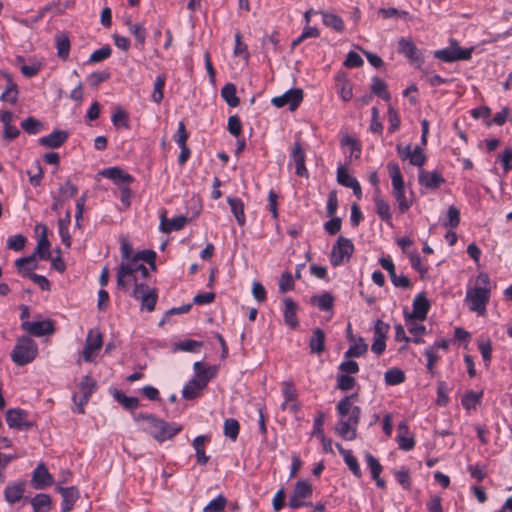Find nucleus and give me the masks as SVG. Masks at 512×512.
Returning a JSON list of instances; mask_svg holds the SVG:
<instances>
[{"label": "nucleus", "instance_id": "1", "mask_svg": "<svg viewBox=\"0 0 512 512\" xmlns=\"http://www.w3.org/2000/svg\"><path fill=\"white\" fill-rule=\"evenodd\" d=\"M357 397V393L345 396L336 406L337 413L341 417L336 426V432L344 440L352 441L357 437L356 427L361 415L360 407L353 405Z\"/></svg>", "mask_w": 512, "mask_h": 512}, {"label": "nucleus", "instance_id": "2", "mask_svg": "<svg viewBox=\"0 0 512 512\" xmlns=\"http://www.w3.org/2000/svg\"><path fill=\"white\" fill-rule=\"evenodd\" d=\"M491 285L488 274L479 273L475 285L466 291L465 302L468 308L483 316L486 313V306L490 299Z\"/></svg>", "mask_w": 512, "mask_h": 512}, {"label": "nucleus", "instance_id": "3", "mask_svg": "<svg viewBox=\"0 0 512 512\" xmlns=\"http://www.w3.org/2000/svg\"><path fill=\"white\" fill-rule=\"evenodd\" d=\"M145 418L147 421L145 430L160 443L172 439L182 430V426L175 422H167L155 416Z\"/></svg>", "mask_w": 512, "mask_h": 512}, {"label": "nucleus", "instance_id": "4", "mask_svg": "<svg viewBox=\"0 0 512 512\" xmlns=\"http://www.w3.org/2000/svg\"><path fill=\"white\" fill-rule=\"evenodd\" d=\"M38 355V346L36 342L28 337L21 336L11 352L12 361L18 366H24L31 363Z\"/></svg>", "mask_w": 512, "mask_h": 512}, {"label": "nucleus", "instance_id": "5", "mask_svg": "<svg viewBox=\"0 0 512 512\" xmlns=\"http://www.w3.org/2000/svg\"><path fill=\"white\" fill-rule=\"evenodd\" d=\"M141 264L135 254L133 257L121 260L117 270V287L121 290H126L130 282H136L137 278L135 273L138 272V266Z\"/></svg>", "mask_w": 512, "mask_h": 512}, {"label": "nucleus", "instance_id": "6", "mask_svg": "<svg viewBox=\"0 0 512 512\" xmlns=\"http://www.w3.org/2000/svg\"><path fill=\"white\" fill-rule=\"evenodd\" d=\"M353 252L354 244L352 241L344 236H339L330 254L331 265L337 267L344 263V261H349Z\"/></svg>", "mask_w": 512, "mask_h": 512}, {"label": "nucleus", "instance_id": "7", "mask_svg": "<svg viewBox=\"0 0 512 512\" xmlns=\"http://www.w3.org/2000/svg\"><path fill=\"white\" fill-rule=\"evenodd\" d=\"M5 419L9 428L20 431H28L35 426V421L30 418L29 412L21 408L8 409Z\"/></svg>", "mask_w": 512, "mask_h": 512}, {"label": "nucleus", "instance_id": "8", "mask_svg": "<svg viewBox=\"0 0 512 512\" xmlns=\"http://www.w3.org/2000/svg\"><path fill=\"white\" fill-rule=\"evenodd\" d=\"M473 48H461L456 41H452L449 47L434 52V57L451 63L460 60H469L472 57Z\"/></svg>", "mask_w": 512, "mask_h": 512}, {"label": "nucleus", "instance_id": "9", "mask_svg": "<svg viewBox=\"0 0 512 512\" xmlns=\"http://www.w3.org/2000/svg\"><path fill=\"white\" fill-rule=\"evenodd\" d=\"M313 493L312 484L307 480H298L295 483L292 495L289 498L288 505L292 509L308 506L305 499L310 498Z\"/></svg>", "mask_w": 512, "mask_h": 512}, {"label": "nucleus", "instance_id": "10", "mask_svg": "<svg viewBox=\"0 0 512 512\" xmlns=\"http://www.w3.org/2000/svg\"><path fill=\"white\" fill-rule=\"evenodd\" d=\"M131 296L141 301V308L151 312L155 309L157 294L145 283H135Z\"/></svg>", "mask_w": 512, "mask_h": 512}, {"label": "nucleus", "instance_id": "11", "mask_svg": "<svg viewBox=\"0 0 512 512\" xmlns=\"http://www.w3.org/2000/svg\"><path fill=\"white\" fill-rule=\"evenodd\" d=\"M102 334L98 329H90L87 333L85 346L82 351V359L85 362H92L97 356V352L102 347Z\"/></svg>", "mask_w": 512, "mask_h": 512}, {"label": "nucleus", "instance_id": "12", "mask_svg": "<svg viewBox=\"0 0 512 512\" xmlns=\"http://www.w3.org/2000/svg\"><path fill=\"white\" fill-rule=\"evenodd\" d=\"M303 100V91L301 89H289L281 96L272 98L271 103L277 108L289 106L291 111H294Z\"/></svg>", "mask_w": 512, "mask_h": 512}, {"label": "nucleus", "instance_id": "13", "mask_svg": "<svg viewBox=\"0 0 512 512\" xmlns=\"http://www.w3.org/2000/svg\"><path fill=\"white\" fill-rule=\"evenodd\" d=\"M22 330L35 337L51 335L54 333V324L50 320L42 321H23L21 323Z\"/></svg>", "mask_w": 512, "mask_h": 512}, {"label": "nucleus", "instance_id": "14", "mask_svg": "<svg viewBox=\"0 0 512 512\" xmlns=\"http://www.w3.org/2000/svg\"><path fill=\"white\" fill-rule=\"evenodd\" d=\"M54 480L44 463H39L33 470L31 483L35 489H44L53 484Z\"/></svg>", "mask_w": 512, "mask_h": 512}, {"label": "nucleus", "instance_id": "15", "mask_svg": "<svg viewBox=\"0 0 512 512\" xmlns=\"http://www.w3.org/2000/svg\"><path fill=\"white\" fill-rule=\"evenodd\" d=\"M412 307V312H404V317L417 318L420 322L424 321L429 312L430 303L423 293L415 296Z\"/></svg>", "mask_w": 512, "mask_h": 512}, {"label": "nucleus", "instance_id": "16", "mask_svg": "<svg viewBox=\"0 0 512 512\" xmlns=\"http://www.w3.org/2000/svg\"><path fill=\"white\" fill-rule=\"evenodd\" d=\"M419 184L427 189H438L445 183L444 177L438 171H427L421 169L418 173Z\"/></svg>", "mask_w": 512, "mask_h": 512}, {"label": "nucleus", "instance_id": "17", "mask_svg": "<svg viewBox=\"0 0 512 512\" xmlns=\"http://www.w3.org/2000/svg\"><path fill=\"white\" fill-rule=\"evenodd\" d=\"M194 375L198 381L207 387L210 380L216 377L219 367L217 365H206L197 361L193 365Z\"/></svg>", "mask_w": 512, "mask_h": 512}, {"label": "nucleus", "instance_id": "18", "mask_svg": "<svg viewBox=\"0 0 512 512\" xmlns=\"http://www.w3.org/2000/svg\"><path fill=\"white\" fill-rule=\"evenodd\" d=\"M375 210L378 217L387 225L392 226V213L389 203L381 196V190L375 189L373 195Z\"/></svg>", "mask_w": 512, "mask_h": 512}, {"label": "nucleus", "instance_id": "19", "mask_svg": "<svg viewBox=\"0 0 512 512\" xmlns=\"http://www.w3.org/2000/svg\"><path fill=\"white\" fill-rule=\"evenodd\" d=\"M397 51L399 54L404 55L411 62L421 61V53L410 38H400L398 41Z\"/></svg>", "mask_w": 512, "mask_h": 512}, {"label": "nucleus", "instance_id": "20", "mask_svg": "<svg viewBox=\"0 0 512 512\" xmlns=\"http://www.w3.org/2000/svg\"><path fill=\"white\" fill-rule=\"evenodd\" d=\"M56 490L62 497L61 512H70L79 498V490L75 486L56 487Z\"/></svg>", "mask_w": 512, "mask_h": 512}, {"label": "nucleus", "instance_id": "21", "mask_svg": "<svg viewBox=\"0 0 512 512\" xmlns=\"http://www.w3.org/2000/svg\"><path fill=\"white\" fill-rule=\"evenodd\" d=\"M101 175L113 181L116 185L126 184L129 185L133 182L134 178L119 167H109L101 172Z\"/></svg>", "mask_w": 512, "mask_h": 512}, {"label": "nucleus", "instance_id": "22", "mask_svg": "<svg viewBox=\"0 0 512 512\" xmlns=\"http://www.w3.org/2000/svg\"><path fill=\"white\" fill-rule=\"evenodd\" d=\"M291 156L295 163V174L300 177H308L309 173L305 166L306 155L299 142L294 143Z\"/></svg>", "mask_w": 512, "mask_h": 512}, {"label": "nucleus", "instance_id": "23", "mask_svg": "<svg viewBox=\"0 0 512 512\" xmlns=\"http://www.w3.org/2000/svg\"><path fill=\"white\" fill-rule=\"evenodd\" d=\"M69 137L68 132L54 130L49 135L39 139V144L47 148H59Z\"/></svg>", "mask_w": 512, "mask_h": 512}, {"label": "nucleus", "instance_id": "24", "mask_svg": "<svg viewBox=\"0 0 512 512\" xmlns=\"http://www.w3.org/2000/svg\"><path fill=\"white\" fill-rule=\"evenodd\" d=\"M25 488V481H18L8 484L4 490L5 500L10 504H15L23 497Z\"/></svg>", "mask_w": 512, "mask_h": 512}, {"label": "nucleus", "instance_id": "25", "mask_svg": "<svg viewBox=\"0 0 512 512\" xmlns=\"http://www.w3.org/2000/svg\"><path fill=\"white\" fill-rule=\"evenodd\" d=\"M284 303V311H283V318L285 324L291 328L295 329L299 325V321L296 315V311L298 309L297 303L293 301L291 298H285L283 300Z\"/></svg>", "mask_w": 512, "mask_h": 512}, {"label": "nucleus", "instance_id": "26", "mask_svg": "<svg viewBox=\"0 0 512 512\" xmlns=\"http://www.w3.org/2000/svg\"><path fill=\"white\" fill-rule=\"evenodd\" d=\"M210 436L208 435H199L196 438H194L192 442V446L196 453V459L197 463L199 465H206L209 461V456L205 453V443L210 441Z\"/></svg>", "mask_w": 512, "mask_h": 512}, {"label": "nucleus", "instance_id": "27", "mask_svg": "<svg viewBox=\"0 0 512 512\" xmlns=\"http://www.w3.org/2000/svg\"><path fill=\"white\" fill-rule=\"evenodd\" d=\"M336 448L342 455L345 464L348 466L353 475L357 478H360L362 476V471L356 457L350 450L344 449L339 443L336 444Z\"/></svg>", "mask_w": 512, "mask_h": 512}, {"label": "nucleus", "instance_id": "28", "mask_svg": "<svg viewBox=\"0 0 512 512\" xmlns=\"http://www.w3.org/2000/svg\"><path fill=\"white\" fill-rule=\"evenodd\" d=\"M312 305L316 306L320 311H332L335 298L330 292H323L319 295H313L310 298Z\"/></svg>", "mask_w": 512, "mask_h": 512}, {"label": "nucleus", "instance_id": "29", "mask_svg": "<svg viewBox=\"0 0 512 512\" xmlns=\"http://www.w3.org/2000/svg\"><path fill=\"white\" fill-rule=\"evenodd\" d=\"M227 203L230 206L231 212L234 215L239 226L246 224V216L244 212V203L238 197H228Z\"/></svg>", "mask_w": 512, "mask_h": 512}, {"label": "nucleus", "instance_id": "30", "mask_svg": "<svg viewBox=\"0 0 512 512\" xmlns=\"http://www.w3.org/2000/svg\"><path fill=\"white\" fill-rule=\"evenodd\" d=\"M206 386H204L200 381H198L195 377H192L182 389V397L186 400H192L200 396L202 390H204Z\"/></svg>", "mask_w": 512, "mask_h": 512}, {"label": "nucleus", "instance_id": "31", "mask_svg": "<svg viewBox=\"0 0 512 512\" xmlns=\"http://www.w3.org/2000/svg\"><path fill=\"white\" fill-rule=\"evenodd\" d=\"M325 333L321 328H315L309 340L310 352L321 354L325 350Z\"/></svg>", "mask_w": 512, "mask_h": 512}, {"label": "nucleus", "instance_id": "32", "mask_svg": "<svg viewBox=\"0 0 512 512\" xmlns=\"http://www.w3.org/2000/svg\"><path fill=\"white\" fill-rule=\"evenodd\" d=\"M36 253H32L29 256L18 258L15 261V266L18 272L25 277L27 273H33L32 270L37 268Z\"/></svg>", "mask_w": 512, "mask_h": 512}, {"label": "nucleus", "instance_id": "33", "mask_svg": "<svg viewBox=\"0 0 512 512\" xmlns=\"http://www.w3.org/2000/svg\"><path fill=\"white\" fill-rule=\"evenodd\" d=\"M43 232L38 240L37 246L34 253L39 257L40 260H48L51 257L50 253V242L47 237V228L42 225Z\"/></svg>", "mask_w": 512, "mask_h": 512}, {"label": "nucleus", "instance_id": "34", "mask_svg": "<svg viewBox=\"0 0 512 512\" xmlns=\"http://www.w3.org/2000/svg\"><path fill=\"white\" fill-rule=\"evenodd\" d=\"M33 512H49L52 507V499L48 494H36L30 501Z\"/></svg>", "mask_w": 512, "mask_h": 512}, {"label": "nucleus", "instance_id": "35", "mask_svg": "<svg viewBox=\"0 0 512 512\" xmlns=\"http://www.w3.org/2000/svg\"><path fill=\"white\" fill-rule=\"evenodd\" d=\"M187 222V217L183 215H179L176 217H173L168 222L163 217L160 222V230L164 233H170L172 231H178L184 227V225Z\"/></svg>", "mask_w": 512, "mask_h": 512}, {"label": "nucleus", "instance_id": "36", "mask_svg": "<svg viewBox=\"0 0 512 512\" xmlns=\"http://www.w3.org/2000/svg\"><path fill=\"white\" fill-rule=\"evenodd\" d=\"M236 92V86L233 83H227L221 89V97L230 107H237L240 103V99Z\"/></svg>", "mask_w": 512, "mask_h": 512}, {"label": "nucleus", "instance_id": "37", "mask_svg": "<svg viewBox=\"0 0 512 512\" xmlns=\"http://www.w3.org/2000/svg\"><path fill=\"white\" fill-rule=\"evenodd\" d=\"M58 232L59 236L61 238L62 243L67 247L70 248L72 239L69 233V225H70V214L67 213L65 217L60 218L58 220Z\"/></svg>", "mask_w": 512, "mask_h": 512}, {"label": "nucleus", "instance_id": "38", "mask_svg": "<svg viewBox=\"0 0 512 512\" xmlns=\"http://www.w3.org/2000/svg\"><path fill=\"white\" fill-rule=\"evenodd\" d=\"M345 352V358H354L364 355L368 350V345L365 343L362 337H358Z\"/></svg>", "mask_w": 512, "mask_h": 512}, {"label": "nucleus", "instance_id": "39", "mask_svg": "<svg viewBox=\"0 0 512 512\" xmlns=\"http://www.w3.org/2000/svg\"><path fill=\"white\" fill-rule=\"evenodd\" d=\"M483 396V392H475L473 390L467 391L461 399V404L463 408L467 411L472 409H476L477 405L480 403L481 398Z\"/></svg>", "mask_w": 512, "mask_h": 512}, {"label": "nucleus", "instance_id": "40", "mask_svg": "<svg viewBox=\"0 0 512 512\" xmlns=\"http://www.w3.org/2000/svg\"><path fill=\"white\" fill-rule=\"evenodd\" d=\"M322 21L324 25L337 32H342L344 30V22L342 18L334 13L330 12H321Z\"/></svg>", "mask_w": 512, "mask_h": 512}, {"label": "nucleus", "instance_id": "41", "mask_svg": "<svg viewBox=\"0 0 512 512\" xmlns=\"http://www.w3.org/2000/svg\"><path fill=\"white\" fill-rule=\"evenodd\" d=\"M16 62L22 64L20 67L21 73L27 78L37 75L42 68V63L39 61H34L30 65L25 64V58L23 56H17Z\"/></svg>", "mask_w": 512, "mask_h": 512}, {"label": "nucleus", "instance_id": "42", "mask_svg": "<svg viewBox=\"0 0 512 512\" xmlns=\"http://www.w3.org/2000/svg\"><path fill=\"white\" fill-rule=\"evenodd\" d=\"M8 85L5 91L1 94L0 100L4 102H9L11 104H15L18 100V89L16 83L12 81V78L9 74H6Z\"/></svg>", "mask_w": 512, "mask_h": 512}, {"label": "nucleus", "instance_id": "43", "mask_svg": "<svg viewBox=\"0 0 512 512\" xmlns=\"http://www.w3.org/2000/svg\"><path fill=\"white\" fill-rule=\"evenodd\" d=\"M166 83V76L165 74H159L156 76L154 81V88L151 94V99L154 103L160 104L164 97V87Z\"/></svg>", "mask_w": 512, "mask_h": 512}, {"label": "nucleus", "instance_id": "44", "mask_svg": "<svg viewBox=\"0 0 512 512\" xmlns=\"http://www.w3.org/2000/svg\"><path fill=\"white\" fill-rule=\"evenodd\" d=\"M113 397L117 400L125 409L135 410L139 407V399L132 396H126L119 390L113 392Z\"/></svg>", "mask_w": 512, "mask_h": 512}, {"label": "nucleus", "instance_id": "45", "mask_svg": "<svg viewBox=\"0 0 512 512\" xmlns=\"http://www.w3.org/2000/svg\"><path fill=\"white\" fill-rule=\"evenodd\" d=\"M240 425L234 418H228L224 421L223 433L231 441H236L239 435Z\"/></svg>", "mask_w": 512, "mask_h": 512}, {"label": "nucleus", "instance_id": "46", "mask_svg": "<svg viewBox=\"0 0 512 512\" xmlns=\"http://www.w3.org/2000/svg\"><path fill=\"white\" fill-rule=\"evenodd\" d=\"M384 379L387 385H399L405 381V373L399 368H391L385 372Z\"/></svg>", "mask_w": 512, "mask_h": 512}, {"label": "nucleus", "instance_id": "47", "mask_svg": "<svg viewBox=\"0 0 512 512\" xmlns=\"http://www.w3.org/2000/svg\"><path fill=\"white\" fill-rule=\"evenodd\" d=\"M397 202L398 210L401 214L406 213L412 206V200L406 197L405 188L392 191Z\"/></svg>", "mask_w": 512, "mask_h": 512}, {"label": "nucleus", "instance_id": "48", "mask_svg": "<svg viewBox=\"0 0 512 512\" xmlns=\"http://www.w3.org/2000/svg\"><path fill=\"white\" fill-rule=\"evenodd\" d=\"M371 91L386 101L391 98L390 93L387 90L386 83L379 77H374L372 79Z\"/></svg>", "mask_w": 512, "mask_h": 512}, {"label": "nucleus", "instance_id": "49", "mask_svg": "<svg viewBox=\"0 0 512 512\" xmlns=\"http://www.w3.org/2000/svg\"><path fill=\"white\" fill-rule=\"evenodd\" d=\"M57 55L59 58L66 60L70 52V40L65 34H60L56 38Z\"/></svg>", "mask_w": 512, "mask_h": 512}, {"label": "nucleus", "instance_id": "50", "mask_svg": "<svg viewBox=\"0 0 512 512\" xmlns=\"http://www.w3.org/2000/svg\"><path fill=\"white\" fill-rule=\"evenodd\" d=\"M203 343L193 339H186L175 343L174 351H185V352H199Z\"/></svg>", "mask_w": 512, "mask_h": 512}, {"label": "nucleus", "instance_id": "51", "mask_svg": "<svg viewBox=\"0 0 512 512\" xmlns=\"http://www.w3.org/2000/svg\"><path fill=\"white\" fill-rule=\"evenodd\" d=\"M227 505V499L223 494H219L212 499L204 508L203 512H223Z\"/></svg>", "mask_w": 512, "mask_h": 512}, {"label": "nucleus", "instance_id": "52", "mask_svg": "<svg viewBox=\"0 0 512 512\" xmlns=\"http://www.w3.org/2000/svg\"><path fill=\"white\" fill-rule=\"evenodd\" d=\"M460 223V212L459 210L451 205L447 210L446 219L443 222L445 227H449L450 229L456 228Z\"/></svg>", "mask_w": 512, "mask_h": 512}, {"label": "nucleus", "instance_id": "53", "mask_svg": "<svg viewBox=\"0 0 512 512\" xmlns=\"http://www.w3.org/2000/svg\"><path fill=\"white\" fill-rule=\"evenodd\" d=\"M365 461H366V464H367V467L369 468L370 470V473H371V477L372 478H376L378 477V475L381 474L382 470H383V467L382 465L380 464V462L378 461V459L376 457H374L371 453L367 452L365 453Z\"/></svg>", "mask_w": 512, "mask_h": 512}, {"label": "nucleus", "instance_id": "54", "mask_svg": "<svg viewBox=\"0 0 512 512\" xmlns=\"http://www.w3.org/2000/svg\"><path fill=\"white\" fill-rule=\"evenodd\" d=\"M355 181L358 180L355 177L351 176L345 167L339 166L337 168V182L340 185L349 188L350 186L355 184Z\"/></svg>", "mask_w": 512, "mask_h": 512}, {"label": "nucleus", "instance_id": "55", "mask_svg": "<svg viewBox=\"0 0 512 512\" xmlns=\"http://www.w3.org/2000/svg\"><path fill=\"white\" fill-rule=\"evenodd\" d=\"M356 380L351 375L339 374L336 379V387L342 391H348L354 388Z\"/></svg>", "mask_w": 512, "mask_h": 512}, {"label": "nucleus", "instance_id": "56", "mask_svg": "<svg viewBox=\"0 0 512 512\" xmlns=\"http://www.w3.org/2000/svg\"><path fill=\"white\" fill-rule=\"evenodd\" d=\"M112 49L109 45L102 46L101 48L95 50L89 57V63H98L101 62L111 56Z\"/></svg>", "mask_w": 512, "mask_h": 512}, {"label": "nucleus", "instance_id": "57", "mask_svg": "<svg viewBox=\"0 0 512 512\" xmlns=\"http://www.w3.org/2000/svg\"><path fill=\"white\" fill-rule=\"evenodd\" d=\"M21 127L28 134H37L42 129L43 124L33 117H28L22 121Z\"/></svg>", "mask_w": 512, "mask_h": 512}, {"label": "nucleus", "instance_id": "58", "mask_svg": "<svg viewBox=\"0 0 512 512\" xmlns=\"http://www.w3.org/2000/svg\"><path fill=\"white\" fill-rule=\"evenodd\" d=\"M128 114L126 111H124L121 108H117L116 111L113 113L111 120L114 126L116 127H124L126 129H129V123H128Z\"/></svg>", "mask_w": 512, "mask_h": 512}, {"label": "nucleus", "instance_id": "59", "mask_svg": "<svg viewBox=\"0 0 512 512\" xmlns=\"http://www.w3.org/2000/svg\"><path fill=\"white\" fill-rule=\"evenodd\" d=\"M79 389L81 394L91 396L96 390V382L90 375H85L79 384Z\"/></svg>", "mask_w": 512, "mask_h": 512}, {"label": "nucleus", "instance_id": "60", "mask_svg": "<svg viewBox=\"0 0 512 512\" xmlns=\"http://www.w3.org/2000/svg\"><path fill=\"white\" fill-rule=\"evenodd\" d=\"M129 31L135 37L139 45L143 46L146 40V29L141 24L128 22Z\"/></svg>", "mask_w": 512, "mask_h": 512}, {"label": "nucleus", "instance_id": "61", "mask_svg": "<svg viewBox=\"0 0 512 512\" xmlns=\"http://www.w3.org/2000/svg\"><path fill=\"white\" fill-rule=\"evenodd\" d=\"M294 289V279L289 271L281 274L279 279V291L285 293Z\"/></svg>", "mask_w": 512, "mask_h": 512}, {"label": "nucleus", "instance_id": "62", "mask_svg": "<svg viewBox=\"0 0 512 512\" xmlns=\"http://www.w3.org/2000/svg\"><path fill=\"white\" fill-rule=\"evenodd\" d=\"M404 320L409 333L412 335L426 333V327L423 324L418 323L419 320L417 318L404 317Z\"/></svg>", "mask_w": 512, "mask_h": 512}, {"label": "nucleus", "instance_id": "63", "mask_svg": "<svg viewBox=\"0 0 512 512\" xmlns=\"http://www.w3.org/2000/svg\"><path fill=\"white\" fill-rule=\"evenodd\" d=\"M26 238L22 234L10 236L7 239V248L13 251H21L25 247Z\"/></svg>", "mask_w": 512, "mask_h": 512}, {"label": "nucleus", "instance_id": "64", "mask_svg": "<svg viewBox=\"0 0 512 512\" xmlns=\"http://www.w3.org/2000/svg\"><path fill=\"white\" fill-rule=\"evenodd\" d=\"M409 163L413 166L422 167L426 162V156L423 153V150L421 147L416 146L410 155V158L408 159Z\"/></svg>", "mask_w": 512, "mask_h": 512}]
</instances>
